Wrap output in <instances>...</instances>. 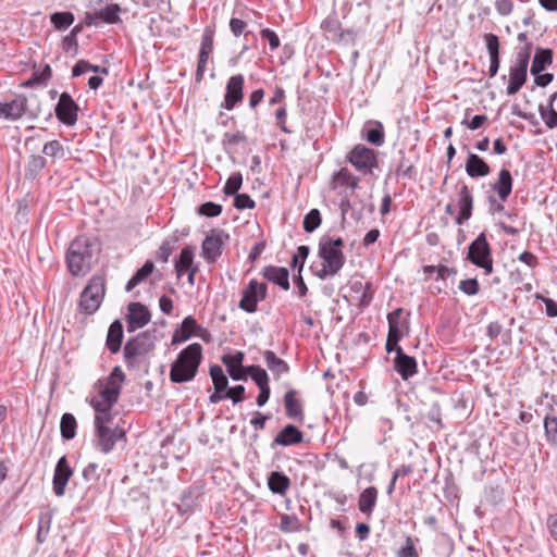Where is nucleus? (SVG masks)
Here are the masks:
<instances>
[{
  "label": "nucleus",
  "instance_id": "46",
  "mask_svg": "<svg viewBox=\"0 0 557 557\" xmlns=\"http://www.w3.org/2000/svg\"><path fill=\"white\" fill-rule=\"evenodd\" d=\"M75 20V16L70 11L54 12L50 15V22L58 30H64L69 28Z\"/></svg>",
  "mask_w": 557,
  "mask_h": 557
},
{
  "label": "nucleus",
  "instance_id": "30",
  "mask_svg": "<svg viewBox=\"0 0 557 557\" xmlns=\"http://www.w3.org/2000/svg\"><path fill=\"white\" fill-rule=\"evenodd\" d=\"M554 52L549 48L537 47L532 60L531 74H540L553 64Z\"/></svg>",
  "mask_w": 557,
  "mask_h": 557
},
{
  "label": "nucleus",
  "instance_id": "31",
  "mask_svg": "<svg viewBox=\"0 0 557 557\" xmlns=\"http://www.w3.org/2000/svg\"><path fill=\"white\" fill-rule=\"evenodd\" d=\"M123 341V324L120 320L111 323L108 330L106 346L111 354L120 351Z\"/></svg>",
  "mask_w": 557,
  "mask_h": 557
},
{
  "label": "nucleus",
  "instance_id": "17",
  "mask_svg": "<svg viewBox=\"0 0 557 557\" xmlns=\"http://www.w3.org/2000/svg\"><path fill=\"white\" fill-rule=\"evenodd\" d=\"M285 416L302 424L305 422V409L301 399L299 398V392L296 389H289L284 394L283 397Z\"/></svg>",
  "mask_w": 557,
  "mask_h": 557
},
{
  "label": "nucleus",
  "instance_id": "62",
  "mask_svg": "<svg viewBox=\"0 0 557 557\" xmlns=\"http://www.w3.org/2000/svg\"><path fill=\"white\" fill-rule=\"evenodd\" d=\"M209 58H210V54H208V53H203V52L198 53L197 69H196V74H195V81L197 83H201V81L203 79Z\"/></svg>",
  "mask_w": 557,
  "mask_h": 557
},
{
  "label": "nucleus",
  "instance_id": "45",
  "mask_svg": "<svg viewBox=\"0 0 557 557\" xmlns=\"http://www.w3.org/2000/svg\"><path fill=\"white\" fill-rule=\"evenodd\" d=\"M544 429L547 442L557 445V412L553 408L544 419Z\"/></svg>",
  "mask_w": 557,
  "mask_h": 557
},
{
  "label": "nucleus",
  "instance_id": "60",
  "mask_svg": "<svg viewBox=\"0 0 557 557\" xmlns=\"http://www.w3.org/2000/svg\"><path fill=\"white\" fill-rule=\"evenodd\" d=\"M234 207L237 210L253 209L256 202L248 194H237L234 198Z\"/></svg>",
  "mask_w": 557,
  "mask_h": 557
},
{
  "label": "nucleus",
  "instance_id": "16",
  "mask_svg": "<svg viewBox=\"0 0 557 557\" xmlns=\"http://www.w3.org/2000/svg\"><path fill=\"white\" fill-rule=\"evenodd\" d=\"M73 475V469L70 467L67 458L62 456L54 468L52 479V490L55 496L62 497L65 494L66 485Z\"/></svg>",
  "mask_w": 557,
  "mask_h": 557
},
{
  "label": "nucleus",
  "instance_id": "11",
  "mask_svg": "<svg viewBox=\"0 0 557 557\" xmlns=\"http://www.w3.org/2000/svg\"><path fill=\"white\" fill-rule=\"evenodd\" d=\"M454 202L459 209V212L455 218V222L458 225H462L472 216L474 205L472 189L463 181H459L456 184V196Z\"/></svg>",
  "mask_w": 557,
  "mask_h": 557
},
{
  "label": "nucleus",
  "instance_id": "43",
  "mask_svg": "<svg viewBox=\"0 0 557 557\" xmlns=\"http://www.w3.org/2000/svg\"><path fill=\"white\" fill-rule=\"evenodd\" d=\"M178 239L180 238L176 234H173V235L166 237L160 245L159 249L157 250L156 258L159 261L166 263L169 261L170 256L175 250Z\"/></svg>",
  "mask_w": 557,
  "mask_h": 557
},
{
  "label": "nucleus",
  "instance_id": "35",
  "mask_svg": "<svg viewBox=\"0 0 557 557\" xmlns=\"http://www.w3.org/2000/svg\"><path fill=\"white\" fill-rule=\"evenodd\" d=\"M195 258V247L194 246H185L181 252L178 258L175 260V271L177 276H182L185 272L191 268H195L194 264Z\"/></svg>",
  "mask_w": 557,
  "mask_h": 557
},
{
  "label": "nucleus",
  "instance_id": "56",
  "mask_svg": "<svg viewBox=\"0 0 557 557\" xmlns=\"http://www.w3.org/2000/svg\"><path fill=\"white\" fill-rule=\"evenodd\" d=\"M532 48H533L532 42H527L522 47L518 48L517 53H516V61L513 64L528 67L529 63H530Z\"/></svg>",
  "mask_w": 557,
  "mask_h": 557
},
{
  "label": "nucleus",
  "instance_id": "19",
  "mask_svg": "<svg viewBox=\"0 0 557 557\" xmlns=\"http://www.w3.org/2000/svg\"><path fill=\"white\" fill-rule=\"evenodd\" d=\"M360 178L351 173V171L344 166L332 174L330 181V187L332 190H338L341 188H347L350 194H354L359 188Z\"/></svg>",
  "mask_w": 557,
  "mask_h": 557
},
{
  "label": "nucleus",
  "instance_id": "50",
  "mask_svg": "<svg viewBox=\"0 0 557 557\" xmlns=\"http://www.w3.org/2000/svg\"><path fill=\"white\" fill-rule=\"evenodd\" d=\"M88 71H92L95 73L101 72L103 74H108V70L106 67H100L99 65H92L86 60H78L72 69V76L78 77L85 74Z\"/></svg>",
  "mask_w": 557,
  "mask_h": 557
},
{
  "label": "nucleus",
  "instance_id": "2",
  "mask_svg": "<svg viewBox=\"0 0 557 557\" xmlns=\"http://www.w3.org/2000/svg\"><path fill=\"white\" fill-rule=\"evenodd\" d=\"M343 247V238H332L327 235L322 236L319 240L318 255L323 260V263L318 270L311 267L313 275L320 280L337 275L346 261Z\"/></svg>",
  "mask_w": 557,
  "mask_h": 557
},
{
  "label": "nucleus",
  "instance_id": "34",
  "mask_svg": "<svg viewBox=\"0 0 557 557\" xmlns=\"http://www.w3.org/2000/svg\"><path fill=\"white\" fill-rule=\"evenodd\" d=\"M263 359L268 369L273 373L275 377H280L282 374H285L289 371L288 363L278 358L274 351L265 350L263 351Z\"/></svg>",
  "mask_w": 557,
  "mask_h": 557
},
{
  "label": "nucleus",
  "instance_id": "4",
  "mask_svg": "<svg viewBox=\"0 0 557 557\" xmlns=\"http://www.w3.org/2000/svg\"><path fill=\"white\" fill-rule=\"evenodd\" d=\"M202 359V347L193 343L185 347L177 355L176 360L171 364L170 380L180 384L190 382L195 379Z\"/></svg>",
  "mask_w": 557,
  "mask_h": 557
},
{
  "label": "nucleus",
  "instance_id": "47",
  "mask_svg": "<svg viewBox=\"0 0 557 557\" xmlns=\"http://www.w3.org/2000/svg\"><path fill=\"white\" fill-rule=\"evenodd\" d=\"M247 377L250 376L251 380L259 387L270 386V380L267 371L260 366H247Z\"/></svg>",
  "mask_w": 557,
  "mask_h": 557
},
{
  "label": "nucleus",
  "instance_id": "53",
  "mask_svg": "<svg viewBox=\"0 0 557 557\" xmlns=\"http://www.w3.org/2000/svg\"><path fill=\"white\" fill-rule=\"evenodd\" d=\"M403 312V308H397L387 314L388 331L394 332L395 337L399 336V333H404L400 325Z\"/></svg>",
  "mask_w": 557,
  "mask_h": 557
},
{
  "label": "nucleus",
  "instance_id": "39",
  "mask_svg": "<svg viewBox=\"0 0 557 557\" xmlns=\"http://www.w3.org/2000/svg\"><path fill=\"white\" fill-rule=\"evenodd\" d=\"M52 523V512L50 510H42L39 513L38 518V529L36 534V541L39 544L46 542L48 534L50 532Z\"/></svg>",
  "mask_w": 557,
  "mask_h": 557
},
{
  "label": "nucleus",
  "instance_id": "48",
  "mask_svg": "<svg viewBox=\"0 0 557 557\" xmlns=\"http://www.w3.org/2000/svg\"><path fill=\"white\" fill-rule=\"evenodd\" d=\"M301 521L295 515L283 513L280 518V530L284 533L299 532Z\"/></svg>",
  "mask_w": 557,
  "mask_h": 557
},
{
  "label": "nucleus",
  "instance_id": "7",
  "mask_svg": "<svg viewBox=\"0 0 557 557\" xmlns=\"http://www.w3.org/2000/svg\"><path fill=\"white\" fill-rule=\"evenodd\" d=\"M467 259L475 267L483 269L486 275L493 273L492 248L484 232L469 245Z\"/></svg>",
  "mask_w": 557,
  "mask_h": 557
},
{
  "label": "nucleus",
  "instance_id": "55",
  "mask_svg": "<svg viewBox=\"0 0 557 557\" xmlns=\"http://www.w3.org/2000/svg\"><path fill=\"white\" fill-rule=\"evenodd\" d=\"M214 28L207 26L203 29L199 52L211 54L213 51Z\"/></svg>",
  "mask_w": 557,
  "mask_h": 557
},
{
  "label": "nucleus",
  "instance_id": "10",
  "mask_svg": "<svg viewBox=\"0 0 557 557\" xmlns=\"http://www.w3.org/2000/svg\"><path fill=\"white\" fill-rule=\"evenodd\" d=\"M267 296V284L252 278L243 288L238 307L247 313H255L258 310V304L263 301Z\"/></svg>",
  "mask_w": 557,
  "mask_h": 557
},
{
  "label": "nucleus",
  "instance_id": "40",
  "mask_svg": "<svg viewBox=\"0 0 557 557\" xmlns=\"http://www.w3.org/2000/svg\"><path fill=\"white\" fill-rule=\"evenodd\" d=\"M77 421L76 418L69 412H65L61 417L60 432L61 436L65 441H71L76 435Z\"/></svg>",
  "mask_w": 557,
  "mask_h": 557
},
{
  "label": "nucleus",
  "instance_id": "36",
  "mask_svg": "<svg viewBox=\"0 0 557 557\" xmlns=\"http://www.w3.org/2000/svg\"><path fill=\"white\" fill-rule=\"evenodd\" d=\"M377 493V488L374 486H369L361 492L358 499V508L362 513L371 516L376 505Z\"/></svg>",
  "mask_w": 557,
  "mask_h": 557
},
{
  "label": "nucleus",
  "instance_id": "42",
  "mask_svg": "<svg viewBox=\"0 0 557 557\" xmlns=\"http://www.w3.org/2000/svg\"><path fill=\"white\" fill-rule=\"evenodd\" d=\"M248 144V138L242 131L226 132L222 137V146L226 151L235 150L238 146Z\"/></svg>",
  "mask_w": 557,
  "mask_h": 557
},
{
  "label": "nucleus",
  "instance_id": "59",
  "mask_svg": "<svg viewBox=\"0 0 557 557\" xmlns=\"http://www.w3.org/2000/svg\"><path fill=\"white\" fill-rule=\"evenodd\" d=\"M260 36L263 40L268 41L271 51H275L281 46V40L277 34L271 28H262L260 30Z\"/></svg>",
  "mask_w": 557,
  "mask_h": 557
},
{
  "label": "nucleus",
  "instance_id": "57",
  "mask_svg": "<svg viewBox=\"0 0 557 557\" xmlns=\"http://www.w3.org/2000/svg\"><path fill=\"white\" fill-rule=\"evenodd\" d=\"M419 542L418 539H413L412 536H407L405 540V544L397 552V557H419L416 543Z\"/></svg>",
  "mask_w": 557,
  "mask_h": 557
},
{
  "label": "nucleus",
  "instance_id": "64",
  "mask_svg": "<svg viewBox=\"0 0 557 557\" xmlns=\"http://www.w3.org/2000/svg\"><path fill=\"white\" fill-rule=\"evenodd\" d=\"M99 466L96 462L88 463L82 472V475L86 482H96L100 478V473L98 471Z\"/></svg>",
  "mask_w": 557,
  "mask_h": 557
},
{
  "label": "nucleus",
  "instance_id": "1",
  "mask_svg": "<svg viewBox=\"0 0 557 557\" xmlns=\"http://www.w3.org/2000/svg\"><path fill=\"white\" fill-rule=\"evenodd\" d=\"M101 251L96 238L81 235L74 238L66 251L65 260L73 276H85L97 263Z\"/></svg>",
  "mask_w": 557,
  "mask_h": 557
},
{
  "label": "nucleus",
  "instance_id": "26",
  "mask_svg": "<svg viewBox=\"0 0 557 557\" xmlns=\"http://www.w3.org/2000/svg\"><path fill=\"white\" fill-rule=\"evenodd\" d=\"M528 79V67L511 64L509 67L508 85L506 94L513 96L520 91Z\"/></svg>",
  "mask_w": 557,
  "mask_h": 557
},
{
  "label": "nucleus",
  "instance_id": "27",
  "mask_svg": "<svg viewBox=\"0 0 557 557\" xmlns=\"http://www.w3.org/2000/svg\"><path fill=\"white\" fill-rule=\"evenodd\" d=\"M261 275L267 281L280 286L282 289H289V272L286 268L267 265L262 269Z\"/></svg>",
  "mask_w": 557,
  "mask_h": 557
},
{
  "label": "nucleus",
  "instance_id": "23",
  "mask_svg": "<svg viewBox=\"0 0 557 557\" xmlns=\"http://www.w3.org/2000/svg\"><path fill=\"white\" fill-rule=\"evenodd\" d=\"M398 160L395 169V173L397 177L407 178L409 181H416L418 176V171L416 168V163L418 161V157L410 158L407 156L405 150L398 151Z\"/></svg>",
  "mask_w": 557,
  "mask_h": 557
},
{
  "label": "nucleus",
  "instance_id": "37",
  "mask_svg": "<svg viewBox=\"0 0 557 557\" xmlns=\"http://www.w3.org/2000/svg\"><path fill=\"white\" fill-rule=\"evenodd\" d=\"M557 99V91L550 95L546 106H539V113L543 122L548 128L557 127V111L554 109V102Z\"/></svg>",
  "mask_w": 557,
  "mask_h": 557
},
{
  "label": "nucleus",
  "instance_id": "28",
  "mask_svg": "<svg viewBox=\"0 0 557 557\" xmlns=\"http://www.w3.org/2000/svg\"><path fill=\"white\" fill-rule=\"evenodd\" d=\"M466 173L471 178L487 176L491 173L490 165L479 154L469 152L465 163Z\"/></svg>",
  "mask_w": 557,
  "mask_h": 557
},
{
  "label": "nucleus",
  "instance_id": "29",
  "mask_svg": "<svg viewBox=\"0 0 557 557\" xmlns=\"http://www.w3.org/2000/svg\"><path fill=\"white\" fill-rule=\"evenodd\" d=\"M198 323L191 315L186 317L180 327H176L172 335V345H177L186 342L191 335H195Z\"/></svg>",
  "mask_w": 557,
  "mask_h": 557
},
{
  "label": "nucleus",
  "instance_id": "9",
  "mask_svg": "<svg viewBox=\"0 0 557 557\" xmlns=\"http://www.w3.org/2000/svg\"><path fill=\"white\" fill-rule=\"evenodd\" d=\"M230 234L222 228H212L201 245V256L208 263H214L221 257Z\"/></svg>",
  "mask_w": 557,
  "mask_h": 557
},
{
  "label": "nucleus",
  "instance_id": "52",
  "mask_svg": "<svg viewBox=\"0 0 557 557\" xmlns=\"http://www.w3.org/2000/svg\"><path fill=\"white\" fill-rule=\"evenodd\" d=\"M243 184V176L239 172L233 173L226 181L223 191L226 196H236Z\"/></svg>",
  "mask_w": 557,
  "mask_h": 557
},
{
  "label": "nucleus",
  "instance_id": "41",
  "mask_svg": "<svg viewBox=\"0 0 557 557\" xmlns=\"http://www.w3.org/2000/svg\"><path fill=\"white\" fill-rule=\"evenodd\" d=\"M121 7L117 3L108 4L97 11V16L100 22L107 24H119L122 22L120 17Z\"/></svg>",
  "mask_w": 557,
  "mask_h": 557
},
{
  "label": "nucleus",
  "instance_id": "61",
  "mask_svg": "<svg viewBox=\"0 0 557 557\" xmlns=\"http://www.w3.org/2000/svg\"><path fill=\"white\" fill-rule=\"evenodd\" d=\"M459 289L466 295L473 296L476 295L480 290V285L476 278H467L460 281Z\"/></svg>",
  "mask_w": 557,
  "mask_h": 557
},
{
  "label": "nucleus",
  "instance_id": "21",
  "mask_svg": "<svg viewBox=\"0 0 557 557\" xmlns=\"http://www.w3.org/2000/svg\"><path fill=\"white\" fill-rule=\"evenodd\" d=\"M394 369L404 381H408L418 372V363L414 357H411L397 348V355L394 358Z\"/></svg>",
  "mask_w": 557,
  "mask_h": 557
},
{
  "label": "nucleus",
  "instance_id": "15",
  "mask_svg": "<svg viewBox=\"0 0 557 557\" xmlns=\"http://www.w3.org/2000/svg\"><path fill=\"white\" fill-rule=\"evenodd\" d=\"M151 314L147 306L141 302H131L127 306L126 329L128 333H133L149 323Z\"/></svg>",
  "mask_w": 557,
  "mask_h": 557
},
{
  "label": "nucleus",
  "instance_id": "6",
  "mask_svg": "<svg viewBox=\"0 0 557 557\" xmlns=\"http://www.w3.org/2000/svg\"><path fill=\"white\" fill-rule=\"evenodd\" d=\"M106 294V280L103 275L95 274L83 289L78 310L85 314H94L100 307Z\"/></svg>",
  "mask_w": 557,
  "mask_h": 557
},
{
  "label": "nucleus",
  "instance_id": "63",
  "mask_svg": "<svg viewBox=\"0 0 557 557\" xmlns=\"http://www.w3.org/2000/svg\"><path fill=\"white\" fill-rule=\"evenodd\" d=\"M52 75V71L49 64H46L42 69V71L37 74L34 73L30 79L28 81V85H35V84H46Z\"/></svg>",
  "mask_w": 557,
  "mask_h": 557
},
{
  "label": "nucleus",
  "instance_id": "22",
  "mask_svg": "<svg viewBox=\"0 0 557 557\" xmlns=\"http://www.w3.org/2000/svg\"><path fill=\"white\" fill-rule=\"evenodd\" d=\"M244 354L242 351H237L234 355H224L222 357V362L226 367V370L230 376L235 381H246L247 380V367L243 366Z\"/></svg>",
  "mask_w": 557,
  "mask_h": 557
},
{
  "label": "nucleus",
  "instance_id": "24",
  "mask_svg": "<svg viewBox=\"0 0 557 557\" xmlns=\"http://www.w3.org/2000/svg\"><path fill=\"white\" fill-rule=\"evenodd\" d=\"M490 55V77H495L500 66L499 39L495 34L488 33L483 36Z\"/></svg>",
  "mask_w": 557,
  "mask_h": 557
},
{
  "label": "nucleus",
  "instance_id": "13",
  "mask_svg": "<svg viewBox=\"0 0 557 557\" xmlns=\"http://www.w3.org/2000/svg\"><path fill=\"white\" fill-rule=\"evenodd\" d=\"M244 84L245 78L243 74L233 75L227 79L224 98L221 103L222 109L231 111L243 102Z\"/></svg>",
  "mask_w": 557,
  "mask_h": 557
},
{
  "label": "nucleus",
  "instance_id": "51",
  "mask_svg": "<svg viewBox=\"0 0 557 557\" xmlns=\"http://www.w3.org/2000/svg\"><path fill=\"white\" fill-rule=\"evenodd\" d=\"M322 222L321 213L318 209H311L304 218V230L307 233L314 232Z\"/></svg>",
  "mask_w": 557,
  "mask_h": 557
},
{
  "label": "nucleus",
  "instance_id": "38",
  "mask_svg": "<svg viewBox=\"0 0 557 557\" xmlns=\"http://www.w3.org/2000/svg\"><path fill=\"white\" fill-rule=\"evenodd\" d=\"M154 263L147 260L141 268H139L134 275L126 283L125 290L132 292L137 285L145 282L154 272Z\"/></svg>",
  "mask_w": 557,
  "mask_h": 557
},
{
  "label": "nucleus",
  "instance_id": "3",
  "mask_svg": "<svg viewBox=\"0 0 557 557\" xmlns=\"http://www.w3.org/2000/svg\"><path fill=\"white\" fill-rule=\"evenodd\" d=\"M125 379L123 370L116 366L108 376L96 382L95 387L98 389V395L89 401L95 411H107L114 407L119 401Z\"/></svg>",
  "mask_w": 557,
  "mask_h": 557
},
{
  "label": "nucleus",
  "instance_id": "18",
  "mask_svg": "<svg viewBox=\"0 0 557 557\" xmlns=\"http://www.w3.org/2000/svg\"><path fill=\"white\" fill-rule=\"evenodd\" d=\"M26 110L27 98L24 95H18L9 102L0 101V119L18 121L24 116Z\"/></svg>",
  "mask_w": 557,
  "mask_h": 557
},
{
  "label": "nucleus",
  "instance_id": "58",
  "mask_svg": "<svg viewBox=\"0 0 557 557\" xmlns=\"http://www.w3.org/2000/svg\"><path fill=\"white\" fill-rule=\"evenodd\" d=\"M200 215L215 218L222 213V206L212 201H207L197 208Z\"/></svg>",
  "mask_w": 557,
  "mask_h": 557
},
{
  "label": "nucleus",
  "instance_id": "8",
  "mask_svg": "<svg viewBox=\"0 0 557 557\" xmlns=\"http://www.w3.org/2000/svg\"><path fill=\"white\" fill-rule=\"evenodd\" d=\"M345 160L362 175L373 174L379 168L377 152L362 144L356 145L347 152Z\"/></svg>",
  "mask_w": 557,
  "mask_h": 557
},
{
  "label": "nucleus",
  "instance_id": "44",
  "mask_svg": "<svg viewBox=\"0 0 557 557\" xmlns=\"http://www.w3.org/2000/svg\"><path fill=\"white\" fill-rule=\"evenodd\" d=\"M47 160L42 156H30L25 166V177L28 180H35L46 168Z\"/></svg>",
  "mask_w": 557,
  "mask_h": 557
},
{
  "label": "nucleus",
  "instance_id": "32",
  "mask_svg": "<svg viewBox=\"0 0 557 557\" xmlns=\"http://www.w3.org/2000/svg\"><path fill=\"white\" fill-rule=\"evenodd\" d=\"M268 487L273 494L283 496L290 487V479L283 472L272 471L268 476Z\"/></svg>",
  "mask_w": 557,
  "mask_h": 557
},
{
  "label": "nucleus",
  "instance_id": "25",
  "mask_svg": "<svg viewBox=\"0 0 557 557\" xmlns=\"http://www.w3.org/2000/svg\"><path fill=\"white\" fill-rule=\"evenodd\" d=\"M513 178L509 170L502 169L497 180L491 184V189L496 194L500 201H507L512 191Z\"/></svg>",
  "mask_w": 557,
  "mask_h": 557
},
{
  "label": "nucleus",
  "instance_id": "33",
  "mask_svg": "<svg viewBox=\"0 0 557 557\" xmlns=\"http://www.w3.org/2000/svg\"><path fill=\"white\" fill-rule=\"evenodd\" d=\"M364 138L374 146H382L385 141L383 124L379 121H369L363 127Z\"/></svg>",
  "mask_w": 557,
  "mask_h": 557
},
{
  "label": "nucleus",
  "instance_id": "14",
  "mask_svg": "<svg viewBox=\"0 0 557 557\" xmlns=\"http://www.w3.org/2000/svg\"><path fill=\"white\" fill-rule=\"evenodd\" d=\"M78 110V104L74 101L70 94L62 92L60 95L54 111L55 116L61 123L67 126H73L77 122Z\"/></svg>",
  "mask_w": 557,
  "mask_h": 557
},
{
  "label": "nucleus",
  "instance_id": "49",
  "mask_svg": "<svg viewBox=\"0 0 557 557\" xmlns=\"http://www.w3.org/2000/svg\"><path fill=\"white\" fill-rule=\"evenodd\" d=\"M321 28L327 35L329 39L334 40L342 29V24L335 14L329 15L322 23Z\"/></svg>",
  "mask_w": 557,
  "mask_h": 557
},
{
  "label": "nucleus",
  "instance_id": "12",
  "mask_svg": "<svg viewBox=\"0 0 557 557\" xmlns=\"http://www.w3.org/2000/svg\"><path fill=\"white\" fill-rule=\"evenodd\" d=\"M95 436L96 448L102 454H109L116 442L125 438V431L119 426L102 425V422L98 419V429H95Z\"/></svg>",
  "mask_w": 557,
  "mask_h": 557
},
{
  "label": "nucleus",
  "instance_id": "54",
  "mask_svg": "<svg viewBox=\"0 0 557 557\" xmlns=\"http://www.w3.org/2000/svg\"><path fill=\"white\" fill-rule=\"evenodd\" d=\"M310 248L306 245H301L297 248V252L293 255L290 267L292 269H298V272H301L305 265V262L309 256Z\"/></svg>",
  "mask_w": 557,
  "mask_h": 557
},
{
  "label": "nucleus",
  "instance_id": "5",
  "mask_svg": "<svg viewBox=\"0 0 557 557\" xmlns=\"http://www.w3.org/2000/svg\"><path fill=\"white\" fill-rule=\"evenodd\" d=\"M156 342V330L144 331L128 338L123 348L126 367L128 369L138 368L141 360L154 350Z\"/></svg>",
  "mask_w": 557,
  "mask_h": 557
},
{
  "label": "nucleus",
  "instance_id": "20",
  "mask_svg": "<svg viewBox=\"0 0 557 557\" xmlns=\"http://www.w3.org/2000/svg\"><path fill=\"white\" fill-rule=\"evenodd\" d=\"M304 442V433L294 424H286L273 438L271 447H288Z\"/></svg>",
  "mask_w": 557,
  "mask_h": 557
}]
</instances>
